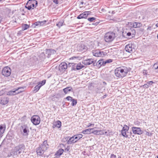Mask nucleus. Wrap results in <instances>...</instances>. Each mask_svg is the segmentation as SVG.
<instances>
[{
	"instance_id": "obj_38",
	"label": "nucleus",
	"mask_w": 158,
	"mask_h": 158,
	"mask_svg": "<svg viewBox=\"0 0 158 158\" xmlns=\"http://www.w3.org/2000/svg\"><path fill=\"white\" fill-rule=\"evenodd\" d=\"M91 133L94 135H99V134H100V131H99L96 130L92 131Z\"/></svg>"
},
{
	"instance_id": "obj_14",
	"label": "nucleus",
	"mask_w": 158,
	"mask_h": 158,
	"mask_svg": "<svg viewBox=\"0 0 158 158\" xmlns=\"http://www.w3.org/2000/svg\"><path fill=\"white\" fill-rule=\"evenodd\" d=\"M131 131L133 134L140 135L142 134L143 131L141 130L140 127H132L131 128Z\"/></svg>"
},
{
	"instance_id": "obj_55",
	"label": "nucleus",
	"mask_w": 158,
	"mask_h": 158,
	"mask_svg": "<svg viewBox=\"0 0 158 158\" xmlns=\"http://www.w3.org/2000/svg\"><path fill=\"white\" fill-rule=\"evenodd\" d=\"M152 27L151 26H148L147 28V30L148 31L151 30Z\"/></svg>"
},
{
	"instance_id": "obj_53",
	"label": "nucleus",
	"mask_w": 158,
	"mask_h": 158,
	"mask_svg": "<svg viewBox=\"0 0 158 158\" xmlns=\"http://www.w3.org/2000/svg\"><path fill=\"white\" fill-rule=\"evenodd\" d=\"M104 134H105L106 135L108 136L110 135V133L108 132L107 131H105L104 132Z\"/></svg>"
},
{
	"instance_id": "obj_34",
	"label": "nucleus",
	"mask_w": 158,
	"mask_h": 158,
	"mask_svg": "<svg viewBox=\"0 0 158 158\" xmlns=\"http://www.w3.org/2000/svg\"><path fill=\"white\" fill-rule=\"evenodd\" d=\"M152 68L155 70L157 69L156 71L158 72V63H156L154 64Z\"/></svg>"
},
{
	"instance_id": "obj_18",
	"label": "nucleus",
	"mask_w": 158,
	"mask_h": 158,
	"mask_svg": "<svg viewBox=\"0 0 158 158\" xmlns=\"http://www.w3.org/2000/svg\"><path fill=\"white\" fill-rule=\"evenodd\" d=\"M9 98L7 97H1L0 99V104L2 105H5L9 102Z\"/></svg>"
},
{
	"instance_id": "obj_63",
	"label": "nucleus",
	"mask_w": 158,
	"mask_h": 158,
	"mask_svg": "<svg viewBox=\"0 0 158 158\" xmlns=\"http://www.w3.org/2000/svg\"><path fill=\"white\" fill-rule=\"evenodd\" d=\"M106 95H105L103 96V98H104L105 97H106Z\"/></svg>"
},
{
	"instance_id": "obj_46",
	"label": "nucleus",
	"mask_w": 158,
	"mask_h": 158,
	"mask_svg": "<svg viewBox=\"0 0 158 158\" xmlns=\"http://www.w3.org/2000/svg\"><path fill=\"white\" fill-rule=\"evenodd\" d=\"M69 148L68 146L67 148H65L64 150V152H67L68 151H69Z\"/></svg>"
},
{
	"instance_id": "obj_48",
	"label": "nucleus",
	"mask_w": 158,
	"mask_h": 158,
	"mask_svg": "<svg viewBox=\"0 0 158 158\" xmlns=\"http://www.w3.org/2000/svg\"><path fill=\"white\" fill-rule=\"evenodd\" d=\"M100 131V134L99 135H103L104 134V130L99 131Z\"/></svg>"
},
{
	"instance_id": "obj_7",
	"label": "nucleus",
	"mask_w": 158,
	"mask_h": 158,
	"mask_svg": "<svg viewBox=\"0 0 158 158\" xmlns=\"http://www.w3.org/2000/svg\"><path fill=\"white\" fill-rule=\"evenodd\" d=\"M109 52L108 50L101 52L100 50H93L92 52L93 55L96 57H103Z\"/></svg>"
},
{
	"instance_id": "obj_16",
	"label": "nucleus",
	"mask_w": 158,
	"mask_h": 158,
	"mask_svg": "<svg viewBox=\"0 0 158 158\" xmlns=\"http://www.w3.org/2000/svg\"><path fill=\"white\" fill-rule=\"evenodd\" d=\"M129 129V127L127 125H125L122 130V135L126 138H128V135H127L126 132L128 131Z\"/></svg>"
},
{
	"instance_id": "obj_1",
	"label": "nucleus",
	"mask_w": 158,
	"mask_h": 158,
	"mask_svg": "<svg viewBox=\"0 0 158 158\" xmlns=\"http://www.w3.org/2000/svg\"><path fill=\"white\" fill-rule=\"evenodd\" d=\"M25 148V146L23 144H20L11 150L10 156L8 155V156H12L14 157L15 156H18L21 153L24 152Z\"/></svg>"
},
{
	"instance_id": "obj_41",
	"label": "nucleus",
	"mask_w": 158,
	"mask_h": 158,
	"mask_svg": "<svg viewBox=\"0 0 158 158\" xmlns=\"http://www.w3.org/2000/svg\"><path fill=\"white\" fill-rule=\"evenodd\" d=\"M95 18L94 17L89 18L88 19V20L90 22H92L95 19Z\"/></svg>"
},
{
	"instance_id": "obj_11",
	"label": "nucleus",
	"mask_w": 158,
	"mask_h": 158,
	"mask_svg": "<svg viewBox=\"0 0 158 158\" xmlns=\"http://www.w3.org/2000/svg\"><path fill=\"white\" fill-rule=\"evenodd\" d=\"M31 121L34 125H38L40 123V117L37 115H34L31 117Z\"/></svg>"
},
{
	"instance_id": "obj_23",
	"label": "nucleus",
	"mask_w": 158,
	"mask_h": 158,
	"mask_svg": "<svg viewBox=\"0 0 158 158\" xmlns=\"http://www.w3.org/2000/svg\"><path fill=\"white\" fill-rule=\"evenodd\" d=\"M94 129V128H89V129H85L84 130H83V131L82 132H81V133L83 134H90V133H91V130H93Z\"/></svg>"
},
{
	"instance_id": "obj_35",
	"label": "nucleus",
	"mask_w": 158,
	"mask_h": 158,
	"mask_svg": "<svg viewBox=\"0 0 158 158\" xmlns=\"http://www.w3.org/2000/svg\"><path fill=\"white\" fill-rule=\"evenodd\" d=\"M64 23V21H60L56 24V25L60 28L63 26Z\"/></svg>"
},
{
	"instance_id": "obj_39",
	"label": "nucleus",
	"mask_w": 158,
	"mask_h": 158,
	"mask_svg": "<svg viewBox=\"0 0 158 158\" xmlns=\"http://www.w3.org/2000/svg\"><path fill=\"white\" fill-rule=\"evenodd\" d=\"M113 60L111 59H109L105 61L104 63L105 64L107 63H111L112 62Z\"/></svg>"
},
{
	"instance_id": "obj_19",
	"label": "nucleus",
	"mask_w": 158,
	"mask_h": 158,
	"mask_svg": "<svg viewBox=\"0 0 158 158\" xmlns=\"http://www.w3.org/2000/svg\"><path fill=\"white\" fill-rule=\"evenodd\" d=\"M130 23L132 27L133 28H140L142 26L141 23L139 22H134L133 23Z\"/></svg>"
},
{
	"instance_id": "obj_54",
	"label": "nucleus",
	"mask_w": 158,
	"mask_h": 158,
	"mask_svg": "<svg viewBox=\"0 0 158 158\" xmlns=\"http://www.w3.org/2000/svg\"><path fill=\"white\" fill-rule=\"evenodd\" d=\"M116 157V156L115 155H114L113 154H112L111 155L110 158H115Z\"/></svg>"
},
{
	"instance_id": "obj_13",
	"label": "nucleus",
	"mask_w": 158,
	"mask_h": 158,
	"mask_svg": "<svg viewBox=\"0 0 158 158\" xmlns=\"http://www.w3.org/2000/svg\"><path fill=\"white\" fill-rule=\"evenodd\" d=\"M23 89V87H19L16 89H14L13 90H11L9 91H8L7 94V95L9 96H12V95H14L16 94H18L19 93H20L22 92L23 90L20 91H18L19 89Z\"/></svg>"
},
{
	"instance_id": "obj_31",
	"label": "nucleus",
	"mask_w": 158,
	"mask_h": 158,
	"mask_svg": "<svg viewBox=\"0 0 158 158\" xmlns=\"http://www.w3.org/2000/svg\"><path fill=\"white\" fill-rule=\"evenodd\" d=\"M45 51L46 54L48 55V57H49L51 54L52 51H54L56 52L55 50H45Z\"/></svg>"
},
{
	"instance_id": "obj_45",
	"label": "nucleus",
	"mask_w": 158,
	"mask_h": 158,
	"mask_svg": "<svg viewBox=\"0 0 158 158\" xmlns=\"http://www.w3.org/2000/svg\"><path fill=\"white\" fill-rule=\"evenodd\" d=\"M70 59L72 60L74 59H77L78 60H80L79 57L78 56H73L70 58Z\"/></svg>"
},
{
	"instance_id": "obj_40",
	"label": "nucleus",
	"mask_w": 158,
	"mask_h": 158,
	"mask_svg": "<svg viewBox=\"0 0 158 158\" xmlns=\"http://www.w3.org/2000/svg\"><path fill=\"white\" fill-rule=\"evenodd\" d=\"M101 60H99L96 63V65L98 67L100 68L101 66Z\"/></svg>"
},
{
	"instance_id": "obj_17",
	"label": "nucleus",
	"mask_w": 158,
	"mask_h": 158,
	"mask_svg": "<svg viewBox=\"0 0 158 158\" xmlns=\"http://www.w3.org/2000/svg\"><path fill=\"white\" fill-rule=\"evenodd\" d=\"M68 66L65 62L61 63L59 66V70L60 72H64L67 69Z\"/></svg>"
},
{
	"instance_id": "obj_12",
	"label": "nucleus",
	"mask_w": 158,
	"mask_h": 158,
	"mask_svg": "<svg viewBox=\"0 0 158 158\" xmlns=\"http://www.w3.org/2000/svg\"><path fill=\"white\" fill-rule=\"evenodd\" d=\"M45 83L46 80H43L41 81L38 82L37 85L34 88L33 92L34 93H36L38 91L41 87L45 84Z\"/></svg>"
},
{
	"instance_id": "obj_29",
	"label": "nucleus",
	"mask_w": 158,
	"mask_h": 158,
	"mask_svg": "<svg viewBox=\"0 0 158 158\" xmlns=\"http://www.w3.org/2000/svg\"><path fill=\"white\" fill-rule=\"evenodd\" d=\"M74 136L75 139H76V141H77L82 138L83 137V135L81 134H77Z\"/></svg>"
},
{
	"instance_id": "obj_33",
	"label": "nucleus",
	"mask_w": 158,
	"mask_h": 158,
	"mask_svg": "<svg viewBox=\"0 0 158 158\" xmlns=\"http://www.w3.org/2000/svg\"><path fill=\"white\" fill-rule=\"evenodd\" d=\"M133 50H124L123 52L124 54H127V56H129V54L132 52Z\"/></svg>"
},
{
	"instance_id": "obj_2",
	"label": "nucleus",
	"mask_w": 158,
	"mask_h": 158,
	"mask_svg": "<svg viewBox=\"0 0 158 158\" xmlns=\"http://www.w3.org/2000/svg\"><path fill=\"white\" fill-rule=\"evenodd\" d=\"M129 71L127 67L123 66L116 69L114 71L115 76L118 77H123L125 76Z\"/></svg>"
},
{
	"instance_id": "obj_28",
	"label": "nucleus",
	"mask_w": 158,
	"mask_h": 158,
	"mask_svg": "<svg viewBox=\"0 0 158 158\" xmlns=\"http://www.w3.org/2000/svg\"><path fill=\"white\" fill-rule=\"evenodd\" d=\"M61 122L58 120L55 123V124H54L53 125V127L54 128L56 127H57L58 128L60 127L61 126Z\"/></svg>"
},
{
	"instance_id": "obj_56",
	"label": "nucleus",
	"mask_w": 158,
	"mask_h": 158,
	"mask_svg": "<svg viewBox=\"0 0 158 158\" xmlns=\"http://www.w3.org/2000/svg\"><path fill=\"white\" fill-rule=\"evenodd\" d=\"M53 2L56 4L58 3V2L57 0H53Z\"/></svg>"
},
{
	"instance_id": "obj_3",
	"label": "nucleus",
	"mask_w": 158,
	"mask_h": 158,
	"mask_svg": "<svg viewBox=\"0 0 158 158\" xmlns=\"http://www.w3.org/2000/svg\"><path fill=\"white\" fill-rule=\"evenodd\" d=\"M48 147L47 140L44 141L43 143L36 148V152L37 156H42L44 152L48 149Z\"/></svg>"
},
{
	"instance_id": "obj_25",
	"label": "nucleus",
	"mask_w": 158,
	"mask_h": 158,
	"mask_svg": "<svg viewBox=\"0 0 158 158\" xmlns=\"http://www.w3.org/2000/svg\"><path fill=\"white\" fill-rule=\"evenodd\" d=\"M73 90L71 87H68L63 89V91L65 94H67L69 92L72 91Z\"/></svg>"
},
{
	"instance_id": "obj_36",
	"label": "nucleus",
	"mask_w": 158,
	"mask_h": 158,
	"mask_svg": "<svg viewBox=\"0 0 158 158\" xmlns=\"http://www.w3.org/2000/svg\"><path fill=\"white\" fill-rule=\"evenodd\" d=\"M31 61H33V62L34 63L35 62H36L38 61V59L36 56H34L33 57L31 58Z\"/></svg>"
},
{
	"instance_id": "obj_58",
	"label": "nucleus",
	"mask_w": 158,
	"mask_h": 158,
	"mask_svg": "<svg viewBox=\"0 0 158 158\" xmlns=\"http://www.w3.org/2000/svg\"><path fill=\"white\" fill-rule=\"evenodd\" d=\"M139 31L141 32H143L144 31V29L143 28H141L139 29Z\"/></svg>"
},
{
	"instance_id": "obj_24",
	"label": "nucleus",
	"mask_w": 158,
	"mask_h": 158,
	"mask_svg": "<svg viewBox=\"0 0 158 158\" xmlns=\"http://www.w3.org/2000/svg\"><path fill=\"white\" fill-rule=\"evenodd\" d=\"M46 22V21H38L36 22L34 24V25H35V26H34V27H35L36 26H41L42 25H43L44 23H45Z\"/></svg>"
},
{
	"instance_id": "obj_21",
	"label": "nucleus",
	"mask_w": 158,
	"mask_h": 158,
	"mask_svg": "<svg viewBox=\"0 0 158 158\" xmlns=\"http://www.w3.org/2000/svg\"><path fill=\"white\" fill-rule=\"evenodd\" d=\"M64 150L62 148L59 149L57 151L55 154V156L56 157H60V156L63 153Z\"/></svg>"
},
{
	"instance_id": "obj_6",
	"label": "nucleus",
	"mask_w": 158,
	"mask_h": 158,
	"mask_svg": "<svg viewBox=\"0 0 158 158\" xmlns=\"http://www.w3.org/2000/svg\"><path fill=\"white\" fill-rule=\"evenodd\" d=\"M37 4V2L36 0H29L25 6V7L28 10L33 9L36 7Z\"/></svg>"
},
{
	"instance_id": "obj_49",
	"label": "nucleus",
	"mask_w": 158,
	"mask_h": 158,
	"mask_svg": "<svg viewBox=\"0 0 158 158\" xmlns=\"http://www.w3.org/2000/svg\"><path fill=\"white\" fill-rule=\"evenodd\" d=\"M142 86H143L144 87V88H147L149 87V85H148V84L147 83V84H145Z\"/></svg>"
},
{
	"instance_id": "obj_57",
	"label": "nucleus",
	"mask_w": 158,
	"mask_h": 158,
	"mask_svg": "<svg viewBox=\"0 0 158 158\" xmlns=\"http://www.w3.org/2000/svg\"><path fill=\"white\" fill-rule=\"evenodd\" d=\"M143 73L145 75L147 74V72L146 70H144L143 71Z\"/></svg>"
},
{
	"instance_id": "obj_37",
	"label": "nucleus",
	"mask_w": 158,
	"mask_h": 158,
	"mask_svg": "<svg viewBox=\"0 0 158 158\" xmlns=\"http://www.w3.org/2000/svg\"><path fill=\"white\" fill-rule=\"evenodd\" d=\"M71 101V105H72V106H74L77 103V100L75 99H73Z\"/></svg>"
},
{
	"instance_id": "obj_10",
	"label": "nucleus",
	"mask_w": 158,
	"mask_h": 158,
	"mask_svg": "<svg viewBox=\"0 0 158 158\" xmlns=\"http://www.w3.org/2000/svg\"><path fill=\"white\" fill-rule=\"evenodd\" d=\"M96 60L92 58H88L82 61V63L85 65H88L92 64L94 66H95L96 62Z\"/></svg>"
},
{
	"instance_id": "obj_15",
	"label": "nucleus",
	"mask_w": 158,
	"mask_h": 158,
	"mask_svg": "<svg viewBox=\"0 0 158 158\" xmlns=\"http://www.w3.org/2000/svg\"><path fill=\"white\" fill-rule=\"evenodd\" d=\"M91 12L89 11H85L82 14H80L77 17V18L78 19H87L88 16L90 15Z\"/></svg>"
},
{
	"instance_id": "obj_47",
	"label": "nucleus",
	"mask_w": 158,
	"mask_h": 158,
	"mask_svg": "<svg viewBox=\"0 0 158 158\" xmlns=\"http://www.w3.org/2000/svg\"><path fill=\"white\" fill-rule=\"evenodd\" d=\"M54 96L55 97V98H58L60 97V95L59 94H56L54 95Z\"/></svg>"
},
{
	"instance_id": "obj_59",
	"label": "nucleus",
	"mask_w": 158,
	"mask_h": 158,
	"mask_svg": "<svg viewBox=\"0 0 158 158\" xmlns=\"http://www.w3.org/2000/svg\"><path fill=\"white\" fill-rule=\"evenodd\" d=\"M41 55H42V56L43 58L44 57H45V54H44V52H43L41 54Z\"/></svg>"
},
{
	"instance_id": "obj_60",
	"label": "nucleus",
	"mask_w": 158,
	"mask_h": 158,
	"mask_svg": "<svg viewBox=\"0 0 158 158\" xmlns=\"http://www.w3.org/2000/svg\"><path fill=\"white\" fill-rule=\"evenodd\" d=\"M2 19V17L0 15V23H1Z\"/></svg>"
},
{
	"instance_id": "obj_61",
	"label": "nucleus",
	"mask_w": 158,
	"mask_h": 158,
	"mask_svg": "<svg viewBox=\"0 0 158 158\" xmlns=\"http://www.w3.org/2000/svg\"><path fill=\"white\" fill-rule=\"evenodd\" d=\"M26 115H24L22 118H26Z\"/></svg>"
},
{
	"instance_id": "obj_51",
	"label": "nucleus",
	"mask_w": 158,
	"mask_h": 158,
	"mask_svg": "<svg viewBox=\"0 0 158 158\" xmlns=\"http://www.w3.org/2000/svg\"><path fill=\"white\" fill-rule=\"evenodd\" d=\"M146 135H148V136H151L152 135V134L150 133L149 132L146 131Z\"/></svg>"
},
{
	"instance_id": "obj_8",
	"label": "nucleus",
	"mask_w": 158,
	"mask_h": 158,
	"mask_svg": "<svg viewBox=\"0 0 158 158\" xmlns=\"http://www.w3.org/2000/svg\"><path fill=\"white\" fill-rule=\"evenodd\" d=\"M20 131L23 136L27 137L30 131L27 125H23L20 127Z\"/></svg>"
},
{
	"instance_id": "obj_5",
	"label": "nucleus",
	"mask_w": 158,
	"mask_h": 158,
	"mask_svg": "<svg viewBox=\"0 0 158 158\" xmlns=\"http://www.w3.org/2000/svg\"><path fill=\"white\" fill-rule=\"evenodd\" d=\"M115 37V34L112 32H108L106 33L104 36V40L107 42H110L113 41Z\"/></svg>"
},
{
	"instance_id": "obj_43",
	"label": "nucleus",
	"mask_w": 158,
	"mask_h": 158,
	"mask_svg": "<svg viewBox=\"0 0 158 158\" xmlns=\"http://www.w3.org/2000/svg\"><path fill=\"white\" fill-rule=\"evenodd\" d=\"M154 82H153L152 81H149L147 82V83L148 84V85H149V87L152 85V84L154 83Z\"/></svg>"
},
{
	"instance_id": "obj_30",
	"label": "nucleus",
	"mask_w": 158,
	"mask_h": 158,
	"mask_svg": "<svg viewBox=\"0 0 158 158\" xmlns=\"http://www.w3.org/2000/svg\"><path fill=\"white\" fill-rule=\"evenodd\" d=\"M71 65H72V67L71 68L72 70L75 71L77 70V69H76V66H77L76 64L74 63H70L69 64L68 66H71Z\"/></svg>"
},
{
	"instance_id": "obj_9",
	"label": "nucleus",
	"mask_w": 158,
	"mask_h": 158,
	"mask_svg": "<svg viewBox=\"0 0 158 158\" xmlns=\"http://www.w3.org/2000/svg\"><path fill=\"white\" fill-rule=\"evenodd\" d=\"M11 69L10 67L6 66L4 67L2 70V73L3 75L6 77L10 76L11 73Z\"/></svg>"
},
{
	"instance_id": "obj_32",
	"label": "nucleus",
	"mask_w": 158,
	"mask_h": 158,
	"mask_svg": "<svg viewBox=\"0 0 158 158\" xmlns=\"http://www.w3.org/2000/svg\"><path fill=\"white\" fill-rule=\"evenodd\" d=\"M84 66L81 64H77V66H76V69H77V70H79L83 68H84Z\"/></svg>"
},
{
	"instance_id": "obj_26",
	"label": "nucleus",
	"mask_w": 158,
	"mask_h": 158,
	"mask_svg": "<svg viewBox=\"0 0 158 158\" xmlns=\"http://www.w3.org/2000/svg\"><path fill=\"white\" fill-rule=\"evenodd\" d=\"M135 47V45L134 44H132L131 43L128 44L125 47V49H134Z\"/></svg>"
},
{
	"instance_id": "obj_27",
	"label": "nucleus",
	"mask_w": 158,
	"mask_h": 158,
	"mask_svg": "<svg viewBox=\"0 0 158 158\" xmlns=\"http://www.w3.org/2000/svg\"><path fill=\"white\" fill-rule=\"evenodd\" d=\"M30 27V25L23 23L22 24V30L24 31L28 29Z\"/></svg>"
},
{
	"instance_id": "obj_22",
	"label": "nucleus",
	"mask_w": 158,
	"mask_h": 158,
	"mask_svg": "<svg viewBox=\"0 0 158 158\" xmlns=\"http://www.w3.org/2000/svg\"><path fill=\"white\" fill-rule=\"evenodd\" d=\"M74 136H73L71 137L67 142V143L68 144H71L72 143H74L77 142V141L75 140Z\"/></svg>"
},
{
	"instance_id": "obj_4",
	"label": "nucleus",
	"mask_w": 158,
	"mask_h": 158,
	"mask_svg": "<svg viewBox=\"0 0 158 158\" xmlns=\"http://www.w3.org/2000/svg\"><path fill=\"white\" fill-rule=\"evenodd\" d=\"M136 31L133 28H131L129 30L127 29L123 30L122 35L124 38L131 39L135 37L136 35Z\"/></svg>"
},
{
	"instance_id": "obj_44",
	"label": "nucleus",
	"mask_w": 158,
	"mask_h": 158,
	"mask_svg": "<svg viewBox=\"0 0 158 158\" xmlns=\"http://www.w3.org/2000/svg\"><path fill=\"white\" fill-rule=\"evenodd\" d=\"M66 99L68 101H71L73 98L72 97L70 96H69L66 98Z\"/></svg>"
},
{
	"instance_id": "obj_52",
	"label": "nucleus",
	"mask_w": 158,
	"mask_h": 158,
	"mask_svg": "<svg viewBox=\"0 0 158 158\" xmlns=\"http://www.w3.org/2000/svg\"><path fill=\"white\" fill-rule=\"evenodd\" d=\"M4 93V91L3 90L0 91V96L3 95Z\"/></svg>"
},
{
	"instance_id": "obj_64",
	"label": "nucleus",
	"mask_w": 158,
	"mask_h": 158,
	"mask_svg": "<svg viewBox=\"0 0 158 158\" xmlns=\"http://www.w3.org/2000/svg\"><path fill=\"white\" fill-rule=\"evenodd\" d=\"M130 135H132V132H130Z\"/></svg>"
},
{
	"instance_id": "obj_42",
	"label": "nucleus",
	"mask_w": 158,
	"mask_h": 158,
	"mask_svg": "<svg viewBox=\"0 0 158 158\" xmlns=\"http://www.w3.org/2000/svg\"><path fill=\"white\" fill-rule=\"evenodd\" d=\"M100 60H101V66H104L105 65V64L104 63L105 61L104 60L102 59H101Z\"/></svg>"
},
{
	"instance_id": "obj_50",
	"label": "nucleus",
	"mask_w": 158,
	"mask_h": 158,
	"mask_svg": "<svg viewBox=\"0 0 158 158\" xmlns=\"http://www.w3.org/2000/svg\"><path fill=\"white\" fill-rule=\"evenodd\" d=\"M94 124H91L89 123L88 125L87 126V127H94Z\"/></svg>"
},
{
	"instance_id": "obj_62",
	"label": "nucleus",
	"mask_w": 158,
	"mask_h": 158,
	"mask_svg": "<svg viewBox=\"0 0 158 158\" xmlns=\"http://www.w3.org/2000/svg\"><path fill=\"white\" fill-rule=\"evenodd\" d=\"M155 26L156 27H158V23L156 24Z\"/></svg>"
},
{
	"instance_id": "obj_20",
	"label": "nucleus",
	"mask_w": 158,
	"mask_h": 158,
	"mask_svg": "<svg viewBox=\"0 0 158 158\" xmlns=\"http://www.w3.org/2000/svg\"><path fill=\"white\" fill-rule=\"evenodd\" d=\"M6 129V125L5 124L0 125V136H2L4 133Z\"/></svg>"
}]
</instances>
